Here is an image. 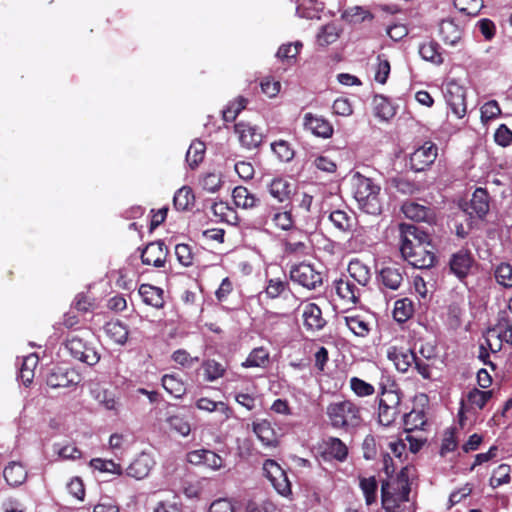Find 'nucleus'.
<instances>
[{
    "label": "nucleus",
    "mask_w": 512,
    "mask_h": 512,
    "mask_svg": "<svg viewBox=\"0 0 512 512\" xmlns=\"http://www.w3.org/2000/svg\"><path fill=\"white\" fill-rule=\"evenodd\" d=\"M351 183L353 196L358 208L369 215H380L384 203L381 186L372 178L366 177L359 172L353 174Z\"/></svg>",
    "instance_id": "nucleus-1"
},
{
    "label": "nucleus",
    "mask_w": 512,
    "mask_h": 512,
    "mask_svg": "<svg viewBox=\"0 0 512 512\" xmlns=\"http://www.w3.org/2000/svg\"><path fill=\"white\" fill-rule=\"evenodd\" d=\"M328 424L337 430L352 432L364 423L362 407L349 399L330 402L325 408Z\"/></svg>",
    "instance_id": "nucleus-2"
},
{
    "label": "nucleus",
    "mask_w": 512,
    "mask_h": 512,
    "mask_svg": "<svg viewBox=\"0 0 512 512\" xmlns=\"http://www.w3.org/2000/svg\"><path fill=\"white\" fill-rule=\"evenodd\" d=\"M89 337L90 333L87 331L71 333L66 339L65 347L75 360L93 366L99 362L100 355L88 340Z\"/></svg>",
    "instance_id": "nucleus-3"
},
{
    "label": "nucleus",
    "mask_w": 512,
    "mask_h": 512,
    "mask_svg": "<svg viewBox=\"0 0 512 512\" xmlns=\"http://www.w3.org/2000/svg\"><path fill=\"white\" fill-rule=\"evenodd\" d=\"M408 244H400V251L403 258L413 267L418 269H428L436 261L434 252L429 249L431 245H412L407 239Z\"/></svg>",
    "instance_id": "nucleus-4"
},
{
    "label": "nucleus",
    "mask_w": 512,
    "mask_h": 512,
    "mask_svg": "<svg viewBox=\"0 0 512 512\" xmlns=\"http://www.w3.org/2000/svg\"><path fill=\"white\" fill-rule=\"evenodd\" d=\"M443 94L451 112L458 118L467 113L466 90L455 79L446 81L443 85Z\"/></svg>",
    "instance_id": "nucleus-5"
},
{
    "label": "nucleus",
    "mask_w": 512,
    "mask_h": 512,
    "mask_svg": "<svg viewBox=\"0 0 512 512\" xmlns=\"http://www.w3.org/2000/svg\"><path fill=\"white\" fill-rule=\"evenodd\" d=\"M492 391H482L477 388L471 389L466 397L460 402V408L458 412L459 424L463 427L465 420L467 419L466 414H475L478 410H482L487 402L492 398Z\"/></svg>",
    "instance_id": "nucleus-6"
},
{
    "label": "nucleus",
    "mask_w": 512,
    "mask_h": 512,
    "mask_svg": "<svg viewBox=\"0 0 512 512\" xmlns=\"http://www.w3.org/2000/svg\"><path fill=\"white\" fill-rule=\"evenodd\" d=\"M401 397L394 390H384L379 399L378 421L383 426L391 425L399 414Z\"/></svg>",
    "instance_id": "nucleus-7"
},
{
    "label": "nucleus",
    "mask_w": 512,
    "mask_h": 512,
    "mask_svg": "<svg viewBox=\"0 0 512 512\" xmlns=\"http://www.w3.org/2000/svg\"><path fill=\"white\" fill-rule=\"evenodd\" d=\"M290 279L309 290H314L322 285V274L313 265L305 262L291 267Z\"/></svg>",
    "instance_id": "nucleus-8"
},
{
    "label": "nucleus",
    "mask_w": 512,
    "mask_h": 512,
    "mask_svg": "<svg viewBox=\"0 0 512 512\" xmlns=\"http://www.w3.org/2000/svg\"><path fill=\"white\" fill-rule=\"evenodd\" d=\"M333 286L342 305L347 308H353L360 302V297L363 291L359 285L354 283L348 277L336 279Z\"/></svg>",
    "instance_id": "nucleus-9"
},
{
    "label": "nucleus",
    "mask_w": 512,
    "mask_h": 512,
    "mask_svg": "<svg viewBox=\"0 0 512 512\" xmlns=\"http://www.w3.org/2000/svg\"><path fill=\"white\" fill-rule=\"evenodd\" d=\"M490 196L485 188H476L469 202L462 207L463 211L471 218L484 220L490 210Z\"/></svg>",
    "instance_id": "nucleus-10"
},
{
    "label": "nucleus",
    "mask_w": 512,
    "mask_h": 512,
    "mask_svg": "<svg viewBox=\"0 0 512 512\" xmlns=\"http://www.w3.org/2000/svg\"><path fill=\"white\" fill-rule=\"evenodd\" d=\"M263 471L267 479L279 494L283 496L290 494L291 484L286 472L276 461L271 459L266 460L263 464Z\"/></svg>",
    "instance_id": "nucleus-11"
},
{
    "label": "nucleus",
    "mask_w": 512,
    "mask_h": 512,
    "mask_svg": "<svg viewBox=\"0 0 512 512\" xmlns=\"http://www.w3.org/2000/svg\"><path fill=\"white\" fill-rule=\"evenodd\" d=\"M437 151V146L434 143L425 142L410 155V168L415 172L424 171L434 163Z\"/></svg>",
    "instance_id": "nucleus-12"
},
{
    "label": "nucleus",
    "mask_w": 512,
    "mask_h": 512,
    "mask_svg": "<svg viewBox=\"0 0 512 512\" xmlns=\"http://www.w3.org/2000/svg\"><path fill=\"white\" fill-rule=\"evenodd\" d=\"M80 381L81 377L76 371L61 367L52 369L46 378L47 385L54 389L74 388L80 383Z\"/></svg>",
    "instance_id": "nucleus-13"
},
{
    "label": "nucleus",
    "mask_w": 512,
    "mask_h": 512,
    "mask_svg": "<svg viewBox=\"0 0 512 512\" xmlns=\"http://www.w3.org/2000/svg\"><path fill=\"white\" fill-rule=\"evenodd\" d=\"M168 256V249L161 240L150 242L141 252V262L144 265H151L156 268L165 265Z\"/></svg>",
    "instance_id": "nucleus-14"
},
{
    "label": "nucleus",
    "mask_w": 512,
    "mask_h": 512,
    "mask_svg": "<svg viewBox=\"0 0 512 512\" xmlns=\"http://www.w3.org/2000/svg\"><path fill=\"white\" fill-rule=\"evenodd\" d=\"M474 259L470 251L461 249L453 253L449 260V267L459 280L466 278L473 266Z\"/></svg>",
    "instance_id": "nucleus-15"
},
{
    "label": "nucleus",
    "mask_w": 512,
    "mask_h": 512,
    "mask_svg": "<svg viewBox=\"0 0 512 512\" xmlns=\"http://www.w3.org/2000/svg\"><path fill=\"white\" fill-rule=\"evenodd\" d=\"M239 142L246 149H255L262 142L263 135L258 128L249 123L240 122L234 126Z\"/></svg>",
    "instance_id": "nucleus-16"
},
{
    "label": "nucleus",
    "mask_w": 512,
    "mask_h": 512,
    "mask_svg": "<svg viewBox=\"0 0 512 512\" xmlns=\"http://www.w3.org/2000/svg\"><path fill=\"white\" fill-rule=\"evenodd\" d=\"M303 126L313 135L324 139L330 138L334 132L333 126L328 120L312 113H306L304 115Z\"/></svg>",
    "instance_id": "nucleus-17"
},
{
    "label": "nucleus",
    "mask_w": 512,
    "mask_h": 512,
    "mask_svg": "<svg viewBox=\"0 0 512 512\" xmlns=\"http://www.w3.org/2000/svg\"><path fill=\"white\" fill-rule=\"evenodd\" d=\"M415 355L413 350L404 347L391 346L387 350V358L393 362L395 368L401 373L408 372L412 367Z\"/></svg>",
    "instance_id": "nucleus-18"
},
{
    "label": "nucleus",
    "mask_w": 512,
    "mask_h": 512,
    "mask_svg": "<svg viewBox=\"0 0 512 512\" xmlns=\"http://www.w3.org/2000/svg\"><path fill=\"white\" fill-rule=\"evenodd\" d=\"M269 220L282 230H289L294 224L290 210L283 211L272 206L266 207L264 215L260 217V223L267 224Z\"/></svg>",
    "instance_id": "nucleus-19"
},
{
    "label": "nucleus",
    "mask_w": 512,
    "mask_h": 512,
    "mask_svg": "<svg viewBox=\"0 0 512 512\" xmlns=\"http://www.w3.org/2000/svg\"><path fill=\"white\" fill-rule=\"evenodd\" d=\"M322 454L325 459L344 462L348 457V447L341 439L328 437L323 440Z\"/></svg>",
    "instance_id": "nucleus-20"
},
{
    "label": "nucleus",
    "mask_w": 512,
    "mask_h": 512,
    "mask_svg": "<svg viewBox=\"0 0 512 512\" xmlns=\"http://www.w3.org/2000/svg\"><path fill=\"white\" fill-rule=\"evenodd\" d=\"M154 464L155 462L150 454L141 453L130 463L126 473L132 478L141 480L149 475Z\"/></svg>",
    "instance_id": "nucleus-21"
},
{
    "label": "nucleus",
    "mask_w": 512,
    "mask_h": 512,
    "mask_svg": "<svg viewBox=\"0 0 512 512\" xmlns=\"http://www.w3.org/2000/svg\"><path fill=\"white\" fill-rule=\"evenodd\" d=\"M408 494L409 488L405 489L403 494L395 498L392 495H389L388 492L385 491L384 485L382 486V506L385 512H415L412 505H407L408 503Z\"/></svg>",
    "instance_id": "nucleus-22"
},
{
    "label": "nucleus",
    "mask_w": 512,
    "mask_h": 512,
    "mask_svg": "<svg viewBox=\"0 0 512 512\" xmlns=\"http://www.w3.org/2000/svg\"><path fill=\"white\" fill-rule=\"evenodd\" d=\"M253 432L265 448L273 449L278 447L277 434L268 420H261L253 423Z\"/></svg>",
    "instance_id": "nucleus-23"
},
{
    "label": "nucleus",
    "mask_w": 512,
    "mask_h": 512,
    "mask_svg": "<svg viewBox=\"0 0 512 512\" xmlns=\"http://www.w3.org/2000/svg\"><path fill=\"white\" fill-rule=\"evenodd\" d=\"M378 280L383 289L396 291L400 288L404 280V273L403 270L398 267H383L379 272Z\"/></svg>",
    "instance_id": "nucleus-24"
},
{
    "label": "nucleus",
    "mask_w": 512,
    "mask_h": 512,
    "mask_svg": "<svg viewBox=\"0 0 512 512\" xmlns=\"http://www.w3.org/2000/svg\"><path fill=\"white\" fill-rule=\"evenodd\" d=\"M302 317L304 327L312 332L321 330L326 324L321 309L315 303H308L304 306Z\"/></svg>",
    "instance_id": "nucleus-25"
},
{
    "label": "nucleus",
    "mask_w": 512,
    "mask_h": 512,
    "mask_svg": "<svg viewBox=\"0 0 512 512\" xmlns=\"http://www.w3.org/2000/svg\"><path fill=\"white\" fill-rule=\"evenodd\" d=\"M269 194L278 202L289 201L293 195V184L282 177L272 179L267 185Z\"/></svg>",
    "instance_id": "nucleus-26"
},
{
    "label": "nucleus",
    "mask_w": 512,
    "mask_h": 512,
    "mask_svg": "<svg viewBox=\"0 0 512 512\" xmlns=\"http://www.w3.org/2000/svg\"><path fill=\"white\" fill-rule=\"evenodd\" d=\"M347 271V277L361 288L366 287L371 280L370 268L357 258L350 260Z\"/></svg>",
    "instance_id": "nucleus-27"
},
{
    "label": "nucleus",
    "mask_w": 512,
    "mask_h": 512,
    "mask_svg": "<svg viewBox=\"0 0 512 512\" xmlns=\"http://www.w3.org/2000/svg\"><path fill=\"white\" fill-rule=\"evenodd\" d=\"M199 410L206 412H218L221 415L220 422L223 423L233 416V410L223 401H213L207 397L199 398L196 403Z\"/></svg>",
    "instance_id": "nucleus-28"
},
{
    "label": "nucleus",
    "mask_w": 512,
    "mask_h": 512,
    "mask_svg": "<svg viewBox=\"0 0 512 512\" xmlns=\"http://www.w3.org/2000/svg\"><path fill=\"white\" fill-rule=\"evenodd\" d=\"M462 33V28L453 19H444L439 24V35L447 45H456L461 40Z\"/></svg>",
    "instance_id": "nucleus-29"
},
{
    "label": "nucleus",
    "mask_w": 512,
    "mask_h": 512,
    "mask_svg": "<svg viewBox=\"0 0 512 512\" xmlns=\"http://www.w3.org/2000/svg\"><path fill=\"white\" fill-rule=\"evenodd\" d=\"M400 237V244H408V239L412 245H430L429 235L415 225L402 224L400 226Z\"/></svg>",
    "instance_id": "nucleus-30"
},
{
    "label": "nucleus",
    "mask_w": 512,
    "mask_h": 512,
    "mask_svg": "<svg viewBox=\"0 0 512 512\" xmlns=\"http://www.w3.org/2000/svg\"><path fill=\"white\" fill-rule=\"evenodd\" d=\"M138 293L145 304L157 309L164 306V292L161 288L150 284H142L139 287Z\"/></svg>",
    "instance_id": "nucleus-31"
},
{
    "label": "nucleus",
    "mask_w": 512,
    "mask_h": 512,
    "mask_svg": "<svg viewBox=\"0 0 512 512\" xmlns=\"http://www.w3.org/2000/svg\"><path fill=\"white\" fill-rule=\"evenodd\" d=\"M232 198L234 204L242 209H252L260 203V199L244 186L235 187L232 191Z\"/></svg>",
    "instance_id": "nucleus-32"
},
{
    "label": "nucleus",
    "mask_w": 512,
    "mask_h": 512,
    "mask_svg": "<svg viewBox=\"0 0 512 512\" xmlns=\"http://www.w3.org/2000/svg\"><path fill=\"white\" fill-rule=\"evenodd\" d=\"M3 476L8 485L19 486L26 481L27 471L20 462L12 461L4 468Z\"/></svg>",
    "instance_id": "nucleus-33"
},
{
    "label": "nucleus",
    "mask_w": 512,
    "mask_h": 512,
    "mask_svg": "<svg viewBox=\"0 0 512 512\" xmlns=\"http://www.w3.org/2000/svg\"><path fill=\"white\" fill-rule=\"evenodd\" d=\"M345 325L358 337H366L370 333V322L360 314H353L344 317Z\"/></svg>",
    "instance_id": "nucleus-34"
},
{
    "label": "nucleus",
    "mask_w": 512,
    "mask_h": 512,
    "mask_svg": "<svg viewBox=\"0 0 512 512\" xmlns=\"http://www.w3.org/2000/svg\"><path fill=\"white\" fill-rule=\"evenodd\" d=\"M106 335L116 344L123 345L128 339V328L119 320H111L104 325Z\"/></svg>",
    "instance_id": "nucleus-35"
},
{
    "label": "nucleus",
    "mask_w": 512,
    "mask_h": 512,
    "mask_svg": "<svg viewBox=\"0 0 512 512\" xmlns=\"http://www.w3.org/2000/svg\"><path fill=\"white\" fill-rule=\"evenodd\" d=\"M440 49V45L436 41L431 40L420 44L419 54L423 60L431 62L435 65H441L444 59Z\"/></svg>",
    "instance_id": "nucleus-36"
},
{
    "label": "nucleus",
    "mask_w": 512,
    "mask_h": 512,
    "mask_svg": "<svg viewBox=\"0 0 512 512\" xmlns=\"http://www.w3.org/2000/svg\"><path fill=\"white\" fill-rule=\"evenodd\" d=\"M402 212L405 217L414 221H427L430 216V209L413 201L405 202L402 205Z\"/></svg>",
    "instance_id": "nucleus-37"
},
{
    "label": "nucleus",
    "mask_w": 512,
    "mask_h": 512,
    "mask_svg": "<svg viewBox=\"0 0 512 512\" xmlns=\"http://www.w3.org/2000/svg\"><path fill=\"white\" fill-rule=\"evenodd\" d=\"M341 19L349 24H358L366 20H372L373 14L362 6H353L341 13Z\"/></svg>",
    "instance_id": "nucleus-38"
},
{
    "label": "nucleus",
    "mask_w": 512,
    "mask_h": 512,
    "mask_svg": "<svg viewBox=\"0 0 512 512\" xmlns=\"http://www.w3.org/2000/svg\"><path fill=\"white\" fill-rule=\"evenodd\" d=\"M269 363V352L263 347L254 348L242 363L244 368H264Z\"/></svg>",
    "instance_id": "nucleus-39"
},
{
    "label": "nucleus",
    "mask_w": 512,
    "mask_h": 512,
    "mask_svg": "<svg viewBox=\"0 0 512 512\" xmlns=\"http://www.w3.org/2000/svg\"><path fill=\"white\" fill-rule=\"evenodd\" d=\"M414 314V304L409 298H402L395 302L393 317L399 323L409 320Z\"/></svg>",
    "instance_id": "nucleus-40"
},
{
    "label": "nucleus",
    "mask_w": 512,
    "mask_h": 512,
    "mask_svg": "<svg viewBox=\"0 0 512 512\" xmlns=\"http://www.w3.org/2000/svg\"><path fill=\"white\" fill-rule=\"evenodd\" d=\"M162 386L170 395L175 398H181L186 392L184 382L174 374L164 375L162 377Z\"/></svg>",
    "instance_id": "nucleus-41"
},
{
    "label": "nucleus",
    "mask_w": 512,
    "mask_h": 512,
    "mask_svg": "<svg viewBox=\"0 0 512 512\" xmlns=\"http://www.w3.org/2000/svg\"><path fill=\"white\" fill-rule=\"evenodd\" d=\"M195 196L190 187L183 186L174 195V207L179 211L188 210L194 204Z\"/></svg>",
    "instance_id": "nucleus-42"
},
{
    "label": "nucleus",
    "mask_w": 512,
    "mask_h": 512,
    "mask_svg": "<svg viewBox=\"0 0 512 512\" xmlns=\"http://www.w3.org/2000/svg\"><path fill=\"white\" fill-rule=\"evenodd\" d=\"M205 150L206 147L202 141L195 140L191 143L186 153V162L192 169L203 161Z\"/></svg>",
    "instance_id": "nucleus-43"
},
{
    "label": "nucleus",
    "mask_w": 512,
    "mask_h": 512,
    "mask_svg": "<svg viewBox=\"0 0 512 512\" xmlns=\"http://www.w3.org/2000/svg\"><path fill=\"white\" fill-rule=\"evenodd\" d=\"M202 368L204 370V378L208 382H214L218 380L219 378L223 377L226 372L225 366L214 359L205 360L202 363Z\"/></svg>",
    "instance_id": "nucleus-44"
},
{
    "label": "nucleus",
    "mask_w": 512,
    "mask_h": 512,
    "mask_svg": "<svg viewBox=\"0 0 512 512\" xmlns=\"http://www.w3.org/2000/svg\"><path fill=\"white\" fill-rule=\"evenodd\" d=\"M182 502L175 493H169L166 497L159 500L153 512H181Z\"/></svg>",
    "instance_id": "nucleus-45"
},
{
    "label": "nucleus",
    "mask_w": 512,
    "mask_h": 512,
    "mask_svg": "<svg viewBox=\"0 0 512 512\" xmlns=\"http://www.w3.org/2000/svg\"><path fill=\"white\" fill-rule=\"evenodd\" d=\"M37 363L38 357L34 354H30L24 358L20 368L19 377L25 386H29L32 383L34 378V369L36 368Z\"/></svg>",
    "instance_id": "nucleus-46"
},
{
    "label": "nucleus",
    "mask_w": 512,
    "mask_h": 512,
    "mask_svg": "<svg viewBox=\"0 0 512 512\" xmlns=\"http://www.w3.org/2000/svg\"><path fill=\"white\" fill-rule=\"evenodd\" d=\"M289 290V283L284 276L283 278H271L267 281L265 294L270 299H276Z\"/></svg>",
    "instance_id": "nucleus-47"
},
{
    "label": "nucleus",
    "mask_w": 512,
    "mask_h": 512,
    "mask_svg": "<svg viewBox=\"0 0 512 512\" xmlns=\"http://www.w3.org/2000/svg\"><path fill=\"white\" fill-rule=\"evenodd\" d=\"M359 486L364 494L367 505H371L377 498V481L374 476L362 477L359 481Z\"/></svg>",
    "instance_id": "nucleus-48"
},
{
    "label": "nucleus",
    "mask_w": 512,
    "mask_h": 512,
    "mask_svg": "<svg viewBox=\"0 0 512 512\" xmlns=\"http://www.w3.org/2000/svg\"><path fill=\"white\" fill-rule=\"evenodd\" d=\"M338 38V27L335 24L330 23L321 28L320 32L317 35V43L322 47H326L336 42Z\"/></svg>",
    "instance_id": "nucleus-49"
},
{
    "label": "nucleus",
    "mask_w": 512,
    "mask_h": 512,
    "mask_svg": "<svg viewBox=\"0 0 512 512\" xmlns=\"http://www.w3.org/2000/svg\"><path fill=\"white\" fill-rule=\"evenodd\" d=\"M375 115L383 120H389L395 115V109L384 96H375Z\"/></svg>",
    "instance_id": "nucleus-50"
},
{
    "label": "nucleus",
    "mask_w": 512,
    "mask_h": 512,
    "mask_svg": "<svg viewBox=\"0 0 512 512\" xmlns=\"http://www.w3.org/2000/svg\"><path fill=\"white\" fill-rule=\"evenodd\" d=\"M175 256L180 265L190 267L194 263L196 254L190 245L179 243L175 246Z\"/></svg>",
    "instance_id": "nucleus-51"
},
{
    "label": "nucleus",
    "mask_w": 512,
    "mask_h": 512,
    "mask_svg": "<svg viewBox=\"0 0 512 512\" xmlns=\"http://www.w3.org/2000/svg\"><path fill=\"white\" fill-rule=\"evenodd\" d=\"M454 6L467 16H477L484 7L483 0H454Z\"/></svg>",
    "instance_id": "nucleus-52"
},
{
    "label": "nucleus",
    "mask_w": 512,
    "mask_h": 512,
    "mask_svg": "<svg viewBox=\"0 0 512 512\" xmlns=\"http://www.w3.org/2000/svg\"><path fill=\"white\" fill-rule=\"evenodd\" d=\"M494 276L499 285L512 288V265L510 263H500L495 269Z\"/></svg>",
    "instance_id": "nucleus-53"
},
{
    "label": "nucleus",
    "mask_w": 512,
    "mask_h": 512,
    "mask_svg": "<svg viewBox=\"0 0 512 512\" xmlns=\"http://www.w3.org/2000/svg\"><path fill=\"white\" fill-rule=\"evenodd\" d=\"M302 47L303 44L301 41L282 44L276 53V57L282 61L296 59Z\"/></svg>",
    "instance_id": "nucleus-54"
},
{
    "label": "nucleus",
    "mask_w": 512,
    "mask_h": 512,
    "mask_svg": "<svg viewBox=\"0 0 512 512\" xmlns=\"http://www.w3.org/2000/svg\"><path fill=\"white\" fill-rule=\"evenodd\" d=\"M511 468L508 464H500L494 471L493 475L490 478V485L493 488H497L503 484H507L510 482Z\"/></svg>",
    "instance_id": "nucleus-55"
},
{
    "label": "nucleus",
    "mask_w": 512,
    "mask_h": 512,
    "mask_svg": "<svg viewBox=\"0 0 512 512\" xmlns=\"http://www.w3.org/2000/svg\"><path fill=\"white\" fill-rule=\"evenodd\" d=\"M166 422L169 425V428L171 430L175 431L176 433H178L181 436H188L191 431L189 422L183 416H180V415L169 416L166 419Z\"/></svg>",
    "instance_id": "nucleus-56"
},
{
    "label": "nucleus",
    "mask_w": 512,
    "mask_h": 512,
    "mask_svg": "<svg viewBox=\"0 0 512 512\" xmlns=\"http://www.w3.org/2000/svg\"><path fill=\"white\" fill-rule=\"evenodd\" d=\"M329 220L341 232L348 231L351 228V217L345 211H332Z\"/></svg>",
    "instance_id": "nucleus-57"
},
{
    "label": "nucleus",
    "mask_w": 512,
    "mask_h": 512,
    "mask_svg": "<svg viewBox=\"0 0 512 512\" xmlns=\"http://www.w3.org/2000/svg\"><path fill=\"white\" fill-rule=\"evenodd\" d=\"M221 184V175L215 172L205 173L200 179L201 187L209 193L217 192Z\"/></svg>",
    "instance_id": "nucleus-58"
},
{
    "label": "nucleus",
    "mask_w": 512,
    "mask_h": 512,
    "mask_svg": "<svg viewBox=\"0 0 512 512\" xmlns=\"http://www.w3.org/2000/svg\"><path fill=\"white\" fill-rule=\"evenodd\" d=\"M94 398L101 404L106 410L117 411L118 403L114 398V395L104 389L93 390Z\"/></svg>",
    "instance_id": "nucleus-59"
},
{
    "label": "nucleus",
    "mask_w": 512,
    "mask_h": 512,
    "mask_svg": "<svg viewBox=\"0 0 512 512\" xmlns=\"http://www.w3.org/2000/svg\"><path fill=\"white\" fill-rule=\"evenodd\" d=\"M271 149L280 161L289 162L294 157V151L287 141L279 140L273 142Z\"/></svg>",
    "instance_id": "nucleus-60"
},
{
    "label": "nucleus",
    "mask_w": 512,
    "mask_h": 512,
    "mask_svg": "<svg viewBox=\"0 0 512 512\" xmlns=\"http://www.w3.org/2000/svg\"><path fill=\"white\" fill-rule=\"evenodd\" d=\"M350 388L358 397H367L375 392L373 385L358 377L350 379Z\"/></svg>",
    "instance_id": "nucleus-61"
},
{
    "label": "nucleus",
    "mask_w": 512,
    "mask_h": 512,
    "mask_svg": "<svg viewBox=\"0 0 512 512\" xmlns=\"http://www.w3.org/2000/svg\"><path fill=\"white\" fill-rule=\"evenodd\" d=\"M247 100L239 97L234 102H231L223 111V118L227 122H232L236 119L238 114L246 107Z\"/></svg>",
    "instance_id": "nucleus-62"
},
{
    "label": "nucleus",
    "mask_w": 512,
    "mask_h": 512,
    "mask_svg": "<svg viewBox=\"0 0 512 512\" xmlns=\"http://www.w3.org/2000/svg\"><path fill=\"white\" fill-rule=\"evenodd\" d=\"M498 338L508 344H512V320L509 317H501L496 325Z\"/></svg>",
    "instance_id": "nucleus-63"
},
{
    "label": "nucleus",
    "mask_w": 512,
    "mask_h": 512,
    "mask_svg": "<svg viewBox=\"0 0 512 512\" xmlns=\"http://www.w3.org/2000/svg\"><path fill=\"white\" fill-rule=\"evenodd\" d=\"M172 360L185 368H191L196 362L199 361L198 356H191L189 352L184 349H178L172 353Z\"/></svg>",
    "instance_id": "nucleus-64"
}]
</instances>
